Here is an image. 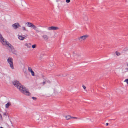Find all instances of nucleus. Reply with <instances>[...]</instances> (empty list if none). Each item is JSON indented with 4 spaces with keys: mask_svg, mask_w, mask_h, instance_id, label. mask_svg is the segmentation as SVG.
Wrapping results in <instances>:
<instances>
[{
    "mask_svg": "<svg viewBox=\"0 0 128 128\" xmlns=\"http://www.w3.org/2000/svg\"><path fill=\"white\" fill-rule=\"evenodd\" d=\"M18 38L20 40H23L25 38L24 37L22 36H18Z\"/></svg>",
    "mask_w": 128,
    "mask_h": 128,
    "instance_id": "obj_18",
    "label": "nucleus"
},
{
    "mask_svg": "<svg viewBox=\"0 0 128 128\" xmlns=\"http://www.w3.org/2000/svg\"><path fill=\"white\" fill-rule=\"evenodd\" d=\"M83 19L84 21H87L88 20V17L87 16L84 15L83 17Z\"/></svg>",
    "mask_w": 128,
    "mask_h": 128,
    "instance_id": "obj_11",
    "label": "nucleus"
},
{
    "mask_svg": "<svg viewBox=\"0 0 128 128\" xmlns=\"http://www.w3.org/2000/svg\"><path fill=\"white\" fill-rule=\"evenodd\" d=\"M50 65L51 66L53 67L54 66V64L52 62H51L50 64Z\"/></svg>",
    "mask_w": 128,
    "mask_h": 128,
    "instance_id": "obj_23",
    "label": "nucleus"
},
{
    "mask_svg": "<svg viewBox=\"0 0 128 128\" xmlns=\"http://www.w3.org/2000/svg\"><path fill=\"white\" fill-rule=\"evenodd\" d=\"M106 126H108V123H107L106 124Z\"/></svg>",
    "mask_w": 128,
    "mask_h": 128,
    "instance_id": "obj_31",
    "label": "nucleus"
},
{
    "mask_svg": "<svg viewBox=\"0 0 128 128\" xmlns=\"http://www.w3.org/2000/svg\"><path fill=\"white\" fill-rule=\"evenodd\" d=\"M43 40L44 41H48L49 38V37L46 34H44L42 36Z\"/></svg>",
    "mask_w": 128,
    "mask_h": 128,
    "instance_id": "obj_10",
    "label": "nucleus"
},
{
    "mask_svg": "<svg viewBox=\"0 0 128 128\" xmlns=\"http://www.w3.org/2000/svg\"><path fill=\"white\" fill-rule=\"evenodd\" d=\"M0 128H3L2 127H0Z\"/></svg>",
    "mask_w": 128,
    "mask_h": 128,
    "instance_id": "obj_37",
    "label": "nucleus"
},
{
    "mask_svg": "<svg viewBox=\"0 0 128 128\" xmlns=\"http://www.w3.org/2000/svg\"><path fill=\"white\" fill-rule=\"evenodd\" d=\"M27 36V35H26L24 36H25V37H26Z\"/></svg>",
    "mask_w": 128,
    "mask_h": 128,
    "instance_id": "obj_35",
    "label": "nucleus"
},
{
    "mask_svg": "<svg viewBox=\"0 0 128 128\" xmlns=\"http://www.w3.org/2000/svg\"><path fill=\"white\" fill-rule=\"evenodd\" d=\"M25 46L28 48H30L31 47V44L30 43H27L25 44Z\"/></svg>",
    "mask_w": 128,
    "mask_h": 128,
    "instance_id": "obj_15",
    "label": "nucleus"
},
{
    "mask_svg": "<svg viewBox=\"0 0 128 128\" xmlns=\"http://www.w3.org/2000/svg\"><path fill=\"white\" fill-rule=\"evenodd\" d=\"M32 98L33 100H36L37 99V98H36L35 97H32Z\"/></svg>",
    "mask_w": 128,
    "mask_h": 128,
    "instance_id": "obj_26",
    "label": "nucleus"
},
{
    "mask_svg": "<svg viewBox=\"0 0 128 128\" xmlns=\"http://www.w3.org/2000/svg\"><path fill=\"white\" fill-rule=\"evenodd\" d=\"M59 28L57 26H52L50 27H48V30H58Z\"/></svg>",
    "mask_w": 128,
    "mask_h": 128,
    "instance_id": "obj_8",
    "label": "nucleus"
},
{
    "mask_svg": "<svg viewBox=\"0 0 128 128\" xmlns=\"http://www.w3.org/2000/svg\"><path fill=\"white\" fill-rule=\"evenodd\" d=\"M28 70L29 72L32 70V68L30 67H28Z\"/></svg>",
    "mask_w": 128,
    "mask_h": 128,
    "instance_id": "obj_22",
    "label": "nucleus"
},
{
    "mask_svg": "<svg viewBox=\"0 0 128 128\" xmlns=\"http://www.w3.org/2000/svg\"><path fill=\"white\" fill-rule=\"evenodd\" d=\"M36 44H34L32 46V47L33 48H36Z\"/></svg>",
    "mask_w": 128,
    "mask_h": 128,
    "instance_id": "obj_21",
    "label": "nucleus"
},
{
    "mask_svg": "<svg viewBox=\"0 0 128 128\" xmlns=\"http://www.w3.org/2000/svg\"><path fill=\"white\" fill-rule=\"evenodd\" d=\"M74 118L77 119L78 118L77 117H74Z\"/></svg>",
    "mask_w": 128,
    "mask_h": 128,
    "instance_id": "obj_32",
    "label": "nucleus"
},
{
    "mask_svg": "<svg viewBox=\"0 0 128 128\" xmlns=\"http://www.w3.org/2000/svg\"><path fill=\"white\" fill-rule=\"evenodd\" d=\"M51 83L50 81L47 79H44L43 81L40 83V84L42 86H44L47 84H50Z\"/></svg>",
    "mask_w": 128,
    "mask_h": 128,
    "instance_id": "obj_5",
    "label": "nucleus"
},
{
    "mask_svg": "<svg viewBox=\"0 0 128 128\" xmlns=\"http://www.w3.org/2000/svg\"><path fill=\"white\" fill-rule=\"evenodd\" d=\"M127 66H128V64H127Z\"/></svg>",
    "mask_w": 128,
    "mask_h": 128,
    "instance_id": "obj_36",
    "label": "nucleus"
},
{
    "mask_svg": "<svg viewBox=\"0 0 128 128\" xmlns=\"http://www.w3.org/2000/svg\"><path fill=\"white\" fill-rule=\"evenodd\" d=\"M22 30H26V29L25 27L23 26L22 27Z\"/></svg>",
    "mask_w": 128,
    "mask_h": 128,
    "instance_id": "obj_25",
    "label": "nucleus"
},
{
    "mask_svg": "<svg viewBox=\"0 0 128 128\" xmlns=\"http://www.w3.org/2000/svg\"><path fill=\"white\" fill-rule=\"evenodd\" d=\"M70 2V0H66V2L67 3H69Z\"/></svg>",
    "mask_w": 128,
    "mask_h": 128,
    "instance_id": "obj_27",
    "label": "nucleus"
},
{
    "mask_svg": "<svg viewBox=\"0 0 128 128\" xmlns=\"http://www.w3.org/2000/svg\"><path fill=\"white\" fill-rule=\"evenodd\" d=\"M7 62L10 64V66L11 68L13 69L14 68L13 64V60L12 58H9L7 60Z\"/></svg>",
    "mask_w": 128,
    "mask_h": 128,
    "instance_id": "obj_4",
    "label": "nucleus"
},
{
    "mask_svg": "<svg viewBox=\"0 0 128 128\" xmlns=\"http://www.w3.org/2000/svg\"><path fill=\"white\" fill-rule=\"evenodd\" d=\"M20 91L22 93L26 95L30 96V93L28 91L26 88H19Z\"/></svg>",
    "mask_w": 128,
    "mask_h": 128,
    "instance_id": "obj_2",
    "label": "nucleus"
},
{
    "mask_svg": "<svg viewBox=\"0 0 128 128\" xmlns=\"http://www.w3.org/2000/svg\"><path fill=\"white\" fill-rule=\"evenodd\" d=\"M88 88H83L82 89V91L84 92H88Z\"/></svg>",
    "mask_w": 128,
    "mask_h": 128,
    "instance_id": "obj_17",
    "label": "nucleus"
},
{
    "mask_svg": "<svg viewBox=\"0 0 128 128\" xmlns=\"http://www.w3.org/2000/svg\"><path fill=\"white\" fill-rule=\"evenodd\" d=\"M88 37V36L87 34H86L82 36H81L78 38V40L79 41L82 42L85 41L86 39Z\"/></svg>",
    "mask_w": 128,
    "mask_h": 128,
    "instance_id": "obj_3",
    "label": "nucleus"
},
{
    "mask_svg": "<svg viewBox=\"0 0 128 128\" xmlns=\"http://www.w3.org/2000/svg\"><path fill=\"white\" fill-rule=\"evenodd\" d=\"M124 82H126L127 84H128V79L125 80L124 81Z\"/></svg>",
    "mask_w": 128,
    "mask_h": 128,
    "instance_id": "obj_28",
    "label": "nucleus"
},
{
    "mask_svg": "<svg viewBox=\"0 0 128 128\" xmlns=\"http://www.w3.org/2000/svg\"><path fill=\"white\" fill-rule=\"evenodd\" d=\"M116 53L117 56H119L120 55V53L117 51L116 52Z\"/></svg>",
    "mask_w": 128,
    "mask_h": 128,
    "instance_id": "obj_20",
    "label": "nucleus"
},
{
    "mask_svg": "<svg viewBox=\"0 0 128 128\" xmlns=\"http://www.w3.org/2000/svg\"><path fill=\"white\" fill-rule=\"evenodd\" d=\"M74 118V117H72L71 116V118Z\"/></svg>",
    "mask_w": 128,
    "mask_h": 128,
    "instance_id": "obj_34",
    "label": "nucleus"
},
{
    "mask_svg": "<svg viewBox=\"0 0 128 128\" xmlns=\"http://www.w3.org/2000/svg\"><path fill=\"white\" fill-rule=\"evenodd\" d=\"M12 26L14 28L16 29L19 27H20V26L19 23L17 22L13 24L12 25Z\"/></svg>",
    "mask_w": 128,
    "mask_h": 128,
    "instance_id": "obj_9",
    "label": "nucleus"
},
{
    "mask_svg": "<svg viewBox=\"0 0 128 128\" xmlns=\"http://www.w3.org/2000/svg\"><path fill=\"white\" fill-rule=\"evenodd\" d=\"M7 45L8 46H9L12 50L14 49L13 47L9 43H8L7 44Z\"/></svg>",
    "mask_w": 128,
    "mask_h": 128,
    "instance_id": "obj_13",
    "label": "nucleus"
},
{
    "mask_svg": "<svg viewBox=\"0 0 128 128\" xmlns=\"http://www.w3.org/2000/svg\"><path fill=\"white\" fill-rule=\"evenodd\" d=\"M26 24H27V26H28L32 28L33 29L35 30L37 28V27L32 23L30 22H27Z\"/></svg>",
    "mask_w": 128,
    "mask_h": 128,
    "instance_id": "obj_7",
    "label": "nucleus"
},
{
    "mask_svg": "<svg viewBox=\"0 0 128 128\" xmlns=\"http://www.w3.org/2000/svg\"><path fill=\"white\" fill-rule=\"evenodd\" d=\"M3 114L4 116H7V114H6V113L5 112H4L3 113Z\"/></svg>",
    "mask_w": 128,
    "mask_h": 128,
    "instance_id": "obj_29",
    "label": "nucleus"
},
{
    "mask_svg": "<svg viewBox=\"0 0 128 128\" xmlns=\"http://www.w3.org/2000/svg\"><path fill=\"white\" fill-rule=\"evenodd\" d=\"M65 118L66 120H68L70 119L71 118V116L70 115H68L66 116Z\"/></svg>",
    "mask_w": 128,
    "mask_h": 128,
    "instance_id": "obj_14",
    "label": "nucleus"
},
{
    "mask_svg": "<svg viewBox=\"0 0 128 128\" xmlns=\"http://www.w3.org/2000/svg\"><path fill=\"white\" fill-rule=\"evenodd\" d=\"M11 105V103L10 102H8L5 105V107L6 108H8Z\"/></svg>",
    "mask_w": 128,
    "mask_h": 128,
    "instance_id": "obj_16",
    "label": "nucleus"
},
{
    "mask_svg": "<svg viewBox=\"0 0 128 128\" xmlns=\"http://www.w3.org/2000/svg\"><path fill=\"white\" fill-rule=\"evenodd\" d=\"M13 84L14 86L17 88H24V86L21 84L18 81H15L13 82Z\"/></svg>",
    "mask_w": 128,
    "mask_h": 128,
    "instance_id": "obj_1",
    "label": "nucleus"
},
{
    "mask_svg": "<svg viewBox=\"0 0 128 128\" xmlns=\"http://www.w3.org/2000/svg\"><path fill=\"white\" fill-rule=\"evenodd\" d=\"M0 120L2 121H3V118L2 117V116L1 114H0Z\"/></svg>",
    "mask_w": 128,
    "mask_h": 128,
    "instance_id": "obj_24",
    "label": "nucleus"
},
{
    "mask_svg": "<svg viewBox=\"0 0 128 128\" xmlns=\"http://www.w3.org/2000/svg\"><path fill=\"white\" fill-rule=\"evenodd\" d=\"M13 53H14V54H16V52H13Z\"/></svg>",
    "mask_w": 128,
    "mask_h": 128,
    "instance_id": "obj_33",
    "label": "nucleus"
},
{
    "mask_svg": "<svg viewBox=\"0 0 128 128\" xmlns=\"http://www.w3.org/2000/svg\"><path fill=\"white\" fill-rule=\"evenodd\" d=\"M38 56L39 58L40 59H41L43 58L44 55L43 54L40 53L39 54Z\"/></svg>",
    "mask_w": 128,
    "mask_h": 128,
    "instance_id": "obj_12",
    "label": "nucleus"
},
{
    "mask_svg": "<svg viewBox=\"0 0 128 128\" xmlns=\"http://www.w3.org/2000/svg\"><path fill=\"white\" fill-rule=\"evenodd\" d=\"M30 72L32 76H34V71L32 70Z\"/></svg>",
    "mask_w": 128,
    "mask_h": 128,
    "instance_id": "obj_19",
    "label": "nucleus"
},
{
    "mask_svg": "<svg viewBox=\"0 0 128 128\" xmlns=\"http://www.w3.org/2000/svg\"><path fill=\"white\" fill-rule=\"evenodd\" d=\"M0 41L3 44L5 45H7L8 43V42L6 41V40L3 38L0 34Z\"/></svg>",
    "mask_w": 128,
    "mask_h": 128,
    "instance_id": "obj_6",
    "label": "nucleus"
},
{
    "mask_svg": "<svg viewBox=\"0 0 128 128\" xmlns=\"http://www.w3.org/2000/svg\"><path fill=\"white\" fill-rule=\"evenodd\" d=\"M82 87L83 88H86V87L85 86L83 85L82 86Z\"/></svg>",
    "mask_w": 128,
    "mask_h": 128,
    "instance_id": "obj_30",
    "label": "nucleus"
}]
</instances>
